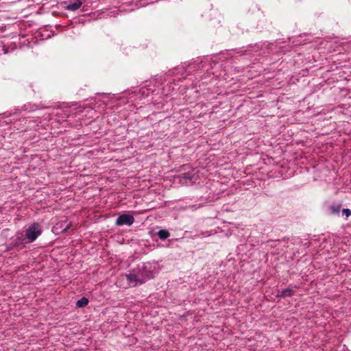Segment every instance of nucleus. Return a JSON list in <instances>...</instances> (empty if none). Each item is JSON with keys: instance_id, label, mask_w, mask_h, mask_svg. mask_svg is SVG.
Here are the masks:
<instances>
[{"instance_id": "nucleus-1", "label": "nucleus", "mask_w": 351, "mask_h": 351, "mask_svg": "<svg viewBox=\"0 0 351 351\" xmlns=\"http://www.w3.org/2000/svg\"><path fill=\"white\" fill-rule=\"evenodd\" d=\"M157 273V265L154 263H142L125 274L128 284L132 287L142 285L154 278Z\"/></svg>"}, {"instance_id": "nucleus-5", "label": "nucleus", "mask_w": 351, "mask_h": 351, "mask_svg": "<svg viewBox=\"0 0 351 351\" xmlns=\"http://www.w3.org/2000/svg\"><path fill=\"white\" fill-rule=\"evenodd\" d=\"M278 296L280 297H283V298H285V297H290L292 295V289H290V288H287V289H282L280 293H279L278 294Z\"/></svg>"}, {"instance_id": "nucleus-10", "label": "nucleus", "mask_w": 351, "mask_h": 351, "mask_svg": "<svg viewBox=\"0 0 351 351\" xmlns=\"http://www.w3.org/2000/svg\"><path fill=\"white\" fill-rule=\"evenodd\" d=\"M342 213L343 215H345L346 217H348L351 215V210L348 208H343L342 210Z\"/></svg>"}, {"instance_id": "nucleus-12", "label": "nucleus", "mask_w": 351, "mask_h": 351, "mask_svg": "<svg viewBox=\"0 0 351 351\" xmlns=\"http://www.w3.org/2000/svg\"><path fill=\"white\" fill-rule=\"evenodd\" d=\"M36 108H27L26 106H25V110H27V111H34L35 110Z\"/></svg>"}, {"instance_id": "nucleus-4", "label": "nucleus", "mask_w": 351, "mask_h": 351, "mask_svg": "<svg viewBox=\"0 0 351 351\" xmlns=\"http://www.w3.org/2000/svg\"><path fill=\"white\" fill-rule=\"evenodd\" d=\"M84 0H75L65 6V9L69 11H75L78 10L83 4Z\"/></svg>"}, {"instance_id": "nucleus-7", "label": "nucleus", "mask_w": 351, "mask_h": 351, "mask_svg": "<svg viewBox=\"0 0 351 351\" xmlns=\"http://www.w3.org/2000/svg\"><path fill=\"white\" fill-rule=\"evenodd\" d=\"M88 304V300L86 298L83 297L77 301L76 306L79 307V308L84 307V306H86Z\"/></svg>"}, {"instance_id": "nucleus-3", "label": "nucleus", "mask_w": 351, "mask_h": 351, "mask_svg": "<svg viewBox=\"0 0 351 351\" xmlns=\"http://www.w3.org/2000/svg\"><path fill=\"white\" fill-rule=\"evenodd\" d=\"M134 218L133 215L128 214V213H124V214L120 215L117 217L115 224L118 226H122L124 225L130 226L132 225L134 223Z\"/></svg>"}, {"instance_id": "nucleus-11", "label": "nucleus", "mask_w": 351, "mask_h": 351, "mask_svg": "<svg viewBox=\"0 0 351 351\" xmlns=\"http://www.w3.org/2000/svg\"><path fill=\"white\" fill-rule=\"evenodd\" d=\"M72 226L71 222H69L66 226L62 230V232H66Z\"/></svg>"}, {"instance_id": "nucleus-14", "label": "nucleus", "mask_w": 351, "mask_h": 351, "mask_svg": "<svg viewBox=\"0 0 351 351\" xmlns=\"http://www.w3.org/2000/svg\"><path fill=\"white\" fill-rule=\"evenodd\" d=\"M58 225H59L58 223H56V226H55V228L58 229Z\"/></svg>"}, {"instance_id": "nucleus-2", "label": "nucleus", "mask_w": 351, "mask_h": 351, "mask_svg": "<svg viewBox=\"0 0 351 351\" xmlns=\"http://www.w3.org/2000/svg\"><path fill=\"white\" fill-rule=\"evenodd\" d=\"M42 233V229L39 223H32L25 230V237L29 243L34 241Z\"/></svg>"}, {"instance_id": "nucleus-6", "label": "nucleus", "mask_w": 351, "mask_h": 351, "mask_svg": "<svg viewBox=\"0 0 351 351\" xmlns=\"http://www.w3.org/2000/svg\"><path fill=\"white\" fill-rule=\"evenodd\" d=\"M157 234L158 236V237L160 239H162V240H165L166 239H167L170 234L169 232L166 230H159L158 232H157Z\"/></svg>"}, {"instance_id": "nucleus-9", "label": "nucleus", "mask_w": 351, "mask_h": 351, "mask_svg": "<svg viewBox=\"0 0 351 351\" xmlns=\"http://www.w3.org/2000/svg\"><path fill=\"white\" fill-rule=\"evenodd\" d=\"M182 178L185 180H191L193 178V176L190 173H184L182 175Z\"/></svg>"}, {"instance_id": "nucleus-13", "label": "nucleus", "mask_w": 351, "mask_h": 351, "mask_svg": "<svg viewBox=\"0 0 351 351\" xmlns=\"http://www.w3.org/2000/svg\"><path fill=\"white\" fill-rule=\"evenodd\" d=\"M332 211L334 213H339V209H335L334 208H332Z\"/></svg>"}, {"instance_id": "nucleus-8", "label": "nucleus", "mask_w": 351, "mask_h": 351, "mask_svg": "<svg viewBox=\"0 0 351 351\" xmlns=\"http://www.w3.org/2000/svg\"><path fill=\"white\" fill-rule=\"evenodd\" d=\"M24 241L25 238H23L22 236L16 237L13 241V244L14 246H19L20 245L24 244Z\"/></svg>"}]
</instances>
